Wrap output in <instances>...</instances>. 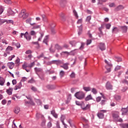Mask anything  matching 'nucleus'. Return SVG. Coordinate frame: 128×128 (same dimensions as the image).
I'll return each mask as SVG.
<instances>
[{"label": "nucleus", "mask_w": 128, "mask_h": 128, "mask_svg": "<svg viewBox=\"0 0 128 128\" xmlns=\"http://www.w3.org/2000/svg\"><path fill=\"white\" fill-rule=\"evenodd\" d=\"M85 94L82 92H78L74 94V96L78 100H84V98Z\"/></svg>", "instance_id": "1"}, {"label": "nucleus", "mask_w": 128, "mask_h": 128, "mask_svg": "<svg viewBox=\"0 0 128 128\" xmlns=\"http://www.w3.org/2000/svg\"><path fill=\"white\" fill-rule=\"evenodd\" d=\"M19 18H22L23 20H26L28 18V14L26 13V10H23L18 14Z\"/></svg>", "instance_id": "2"}, {"label": "nucleus", "mask_w": 128, "mask_h": 128, "mask_svg": "<svg viewBox=\"0 0 128 128\" xmlns=\"http://www.w3.org/2000/svg\"><path fill=\"white\" fill-rule=\"evenodd\" d=\"M104 62H106V65L105 66V68L107 70V72H105L106 74V72H110V70L112 68V64L110 62H108L106 60H105Z\"/></svg>", "instance_id": "3"}, {"label": "nucleus", "mask_w": 128, "mask_h": 128, "mask_svg": "<svg viewBox=\"0 0 128 128\" xmlns=\"http://www.w3.org/2000/svg\"><path fill=\"white\" fill-rule=\"evenodd\" d=\"M62 64V62L60 60H54L48 62L47 64L48 66H50V64Z\"/></svg>", "instance_id": "4"}, {"label": "nucleus", "mask_w": 128, "mask_h": 128, "mask_svg": "<svg viewBox=\"0 0 128 128\" xmlns=\"http://www.w3.org/2000/svg\"><path fill=\"white\" fill-rule=\"evenodd\" d=\"M112 116L114 120H118L120 118V112L117 111L112 112Z\"/></svg>", "instance_id": "5"}, {"label": "nucleus", "mask_w": 128, "mask_h": 128, "mask_svg": "<svg viewBox=\"0 0 128 128\" xmlns=\"http://www.w3.org/2000/svg\"><path fill=\"white\" fill-rule=\"evenodd\" d=\"M26 98H28V100L26 101L25 100V104H32V96L30 95L26 96Z\"/></svg>", "instance_id": "6"}, {"label": "nucleus", "mask_w": 128, "mask_h": 128, "mask_svg": "<svg viewBox=\"0 0 128 128\" xmlns=\"http://www.w3.org/2000/svg\"><path fill=\"white\" fill-rule=\"evenodd\" d=\"M28 68H32V63H31L30 65L28 66V63L25 62L22 64V68H24V70H26V72H30V70H28L26 69Z\"/></svg>", "instance_id": "7"}, {"label": "nucleus", "mask_w": 128, "mask_h": 128, "mask_svg": "<svg viewBox=\"0 0 128 128\" xmlns=\"http://www.w3.org/2000/svg\"><path fill=\"white\" fill-rule=\"evenodd\" d=\"M106 88L108 90H112V85L110 84V82L108 81L106 84Z\"/></svg>", "instance_id": "8"}, {"label": "nucleus", "mask_w": 128, "mask_h": 128, "mask_svg": "<svg viewBox=\"0 0 128 128\" xmlns=\"http://www.w3.org/2000/svg\"><path fill=\"white\" fill-rule=\"evenodd\" d=\"M120 28L123 34H126L128 32V26H120Z\"/></svg>", "instance_id": "9"}, {"label": "nucleus", "mask_w": 128, "mask_h": 128, "mask_svg": "<svg viewBox=\"0 0 128 128\" xmlns=\"http://www.w3.org/2000/svg\"><path fill=\"white\" fill-rule=\"evenodd\" d=\"M82 19H80L77 22V24H79L78 26V28H80V30H82Z\"/></svg>", "instance_id": "10"}, {"label": "nucleus", "mask_w": 128, "mask_h": 128, "mask_svg": "<svg viewBox=\"0 0 128 128\" xmlns=\"http://www.w3.org/2000/svg\"><path fill=\"white\" fill-rule=\"evenodd\" d=\"M98 46L100 50H106V46L104 43H100Z\"/></svg>", "instance_id": "11"}, {"label": "nucleus", "mask_w": 128, "mask_h": 128, "mask_svg": "<svg viewBox=\"0 0 128 128\" xmlns=\"http://www.w3.org/2000/svg\"><path fill=\"white\" fill-rule=\"evenodd\" d=\"M121 111L122 112V116L126 114L128 112V106L126 108H122Z\"/></svg>", "instance_id": "12"}, {"label": "nucleus", "mask_w": 128, "mask_h": 128, "mask_svg": "<svg viewBox=\"0 0 128 128\" xmlns=\"http://www.w3.org/2000/svg\"><path fill=\"white\" fill-rule=\"evenodd\" d=\"M6 92L8 96H12V88H9L8 89H7Z\"/></svg>", "instance_id": "13"}, {"label": "nucleus", "mask_w": 128, "mask_h": 128, "mask_svg": "<svg viewBox=\"0 0 128 128\" xmlns=\"http://www.w3.org/2000/svg\"><path fill=\"white\" fill-rule=\"evenodd\" d=\"M38 28H40V26L38 25V24L36 23L32 24V29L33 30H38Z\"/></svg>", "instance_id": "14"}, {"label": "nucleus", "mask_w": 128, "mask_h": 128, "mask_svg": "<svg viewBox=\"0 0 128 128\" xmlns=\"http://www.w3.org/2000/svg\"><path fill=\"white\" fill-rule=\"evenodd\" d=\"M124 6L120 5L115 8V10H116V12H118V10H124Z\"/></svg>", "instance_id": "15"}, {"label": "nucleus", "mask_w": 128, "mask_h": 128, "mask_svg": "<svg viewBox=\"0 0 128 128\" xmlns=\"http://www.w3.org/2000/svg\"><path fill=\"white\" fill-rule=\"evenodd\" d=\"M8 66L10 70H12V68H14V63L12 62H8Z\"/></svg>", "instance_id": "16"}, {"label": "nucleus", "mask_w": 128, "mask_h": 128, "mask_svg": "<svg viewBox=\"0 0 128 128\" xmlns=\"http://www.w3.org/2000/svg\"><path fill=\"white\" fill-rule=\"evenodd\" d=\"M36 118H38V120H39V118H42V119L44 118V115L40 113H37L36 114Z\"/></svg>", "instance_id": "17"}, {"label": "nucleus", "mask_w": 128, "mask_h": 128, "mask_svg": "<svg viewBox=\"0 0 128 128\" xmlns=\"http://www.w3.org/2000/svg\"><path fill=\"white\" fill-rule=\"evenodd\" d=\"M68 64H70L68 63L64 64L63 66H60V68H62L64 70H68Z\"/></svg>", "instance_id": "18"}, {"label": "nucleus", "mask_w": 128, "mask_h": 128, "mask_svg": "<svg viewBox=\"0 0 128 128\" xmlns=\"http://www.w3.org/2000/svg\"><path fill=\"white\" fill-rule=\"evenodd\" d=\"M32 54H29L28 56L25 57L26 60H32Z\"/></svg>", "instance_id": "19"}, {"label": "nucleus", "mask_w": 128, "mask_h": 128, "mask_svg": "<svg viewBox=\"0 0 128 128\" xmlns=\"http://www.w3.org/2000/svg\"><path fill=\"white\" fill-rule=\"evenodd\" d=\"M8 16H12V14H14V11H12V8H8Z\"/></svg>", "instance_id": "20"}, {"label": "nucleus", "mask_w": 128, "mask_h": 128, "mask_svg": "<svg viewBox=\"0 0 128 128\" xmlns=\"http://www.w3.org/2000/svg\"><path fill=\"white\" fill-rule=\"evenodd\" d=\"M51 114H52L55 118H58V114L56 112V110H52L51 111Z\"/></svg>", "instance_id": "21"}, {"label": "nucleus", "mask_w": 128, "mask_h": 128, "mask_svg": "<svg viewBox=\"0 0 128 128\" xmlns=\"http://www.w3.org/2000/svg\"><path fill=\"white\" fill-rule=\"evenodd\" d=\"M90 108V104H87L85 107H84L82 106V108L83 110H88Z\"/></svg>", "instance_id": "22"}, {"label": "nucleus", "mask_w": 128, "mask_h": 128, "mask_svg": "<svg viewBox=\"0 0 128 128\" xmlns=\"http://www.w3.org/2000/svg\"><path fill=\"white\" fill-rule=\"evenodd\" d=\"M120 30L118 28L114 27L112 30V34H116V32H118Z\"/></svg>", "instance_id": "23"}, {"label": "nucleus", "mask_w": 128, "mask_h": 128, "mask_svg": "<svg viewBox=\"0 0 128 128\" xmlns=\"http://www.w3.org/2000/svg\"><path fill=\"white\" fill-rule=\"evenodd\" d=\"M46 88L48 90H54V88H56V86L54 85H48Z\"/></svg>", "instance_id": "24"}, {"label": "nucleus", "mask_w": 128, "mask_h": 128, "mask_svg": "<svg viewBox=\"0 0 128 128\" xmlns=\"http://www.w3.org/2000/svg\"><path fill=\"white\" fill-rule=\"evenodd\" d=\"M20 112V108L18 107H16L14 108V112L15 114H18V112Z\"/></svg>", "instance_id": "25"}, {"label": "nucleus", "mask_w": 128, "mask_h": 128, "mask_svg": "<svg viewBox=\"0 0 128 128\" xmlns=\"http://www.w3.org/2000/svg\"><path fill=\"white\" fill-rule=\"evenodd\" d=\"M21 88H22V82H20L18 86H15V87L14 88V90H18Z\"/></svg>", "instance_id": "26"}, {"label": "nucleus", "mask_w": 128, "mask_h": 128, "mask_svg": "<svg viewBox=\"0 0 128 128\" xmlns=\"http://www.w3.org/2000/svg\"><path fill=\"white\" fill-rule=\"evenodd\" d=\"M33 44L36 48H40V44H38V42H33Z\"/></svg>", "instance_id": "27"}, {"label": "nucleus", "mask_w": 128, "mask_h": 128, "mask_svg": "<svg viewBox=\"0 0 128 128\" xmlns=\"http://www.w3.org/2000/svg\"><path fill=\"white\" fill-rule=\"evenodd\" d=\"M115 60H116V62H120L122 60V58H120V56H116Z\"/></svg>", "instance_id": "28"}, {"label": "nucleus", "mask_w": 128, "mask_h": 128, "mask_svg": "<svg viewBox=\"0 0 128 128\" xmlns=\"http://www.w3.org/2000/svg\"><path fill=\"white\" fill-rule=\"evenodd\" d=\"M98 116L99 118H104V114L102 112H98Z\"/></svg>", "instance_id": "29"}, {"label": "nucleus", "mask_w": 128, "mask_h": 128, "mask_svg": "<svg viewBox=\"0 0 128 128\" xmlns=\"http://www.w3.org/2000/svg\"><path fill=\"white\" fill-rule=\"evenodd\" d=\"M56 50L54 47L52 46H51L50 48V52H56Z\"/></svg>", "instance_id": "30"}, {"label": "nucleus", "mask_w": 128, "mask_h": 128, "mask_svg": "<svg viewBox=\"0 0 128 128\" xmlns=\"http://www.w3.org/2000/svg\"><path fill=\"white\" fill-rule=\"evenodd\" d=\"M92 100V96L91 94L88 95L85 98V100H86V102H88V100Z\"/></svg>", "instance_id": "31"}, {"label": "nucleus", "mask_w": 128, "mask_h": 128, "mask_svg": "<svg viewBox=\"0 0 128 128\" xmlns=\"http://www.w3.org/2000/svg\"><path fill=\"white\" fill-rule=\"evenodd\" d=\"M26 36H28V32H26L25 34L21 33L20 35V38H22V36H24V38H26Z\"/></svg>", "instance_id": "32"}, {"label": "nucleus", "mask_w": 128, "mask_h": 128, "mask_svg": "<svg viewBox=\"0 0 128 128\" xmlns=\"http://www.w3.org/2000/svg\"><path fill=\"white\" fill-rule=\"evenodd\" d=\"M60 17L62 22H64L66 20V18H64V14L62 13L60 15Z\"/></svg>", "instance_id": "33"}, {"label": "nucleus", "mask_w": 128, "mask_h": 128, "mask_svg": "<svg viewBox=\"0 0 128 128\" xmlns=\"http://www.w3.org/2000/svg\"><path fill=\"white\" fill-rule=\"evenodd\" d=\"M98 4H102V2H106L108 0H98Z\"/></svg>", "instance_id": "34"}, {"label": "nucleus", "mask_w": 128, "mask_h": 128, "mask_svg": "<svg viewBox=\"0 0 128 128\" xmlns=\"http://www.w3.org/2000/svg\"><path fill=\"white\" fill-rule=\"evenodd\" d=\"M34 70L35 72H42V69L40 68H34Z\"/></svg>", "instance_id": "35"}, {"label": "nucleus", "mask_w": 128, "mask_h": 128, "mask_svg": "<svg viewBox=\"0 0 128 128\" xmlns=\"http://www.w3.org/2000/svg\"><path fill=\"white\" fill-rule=\"evenodd\" d=\"M65 72H64V70H61L60 72V78H62L63 76H64V74H65Z\"/></svg>", "instance_id": "36"}, {"label": "nucleus", "mask_w": 128, "mask_h": 128, "mask_svg": "<svg viewBox=\"0 0 128 128\" xmlns=\"http://www.w3.org/2000/svg\"><path fill=\"white\" fill-rule=\"evenodd\" d=\"M83 89L85 92H90V90H91L92 88L90 87H84Z\"/></svg>", "instance_id": "37"}, {"label": "nucleus", "mask_w": 128, "mask_h": 128, "mask_svg": "<svg viewBox=\"0 0 128 128\" xmlns=\"http://www.w3.org/2000/svg\"><path fill=\"white\" fill-rule=\"evenodd\" d=\"M120 126L122 128H128V124H121Z\"/></svg>", "instance_id": "38"}, {"label": "nucleus", "mask_w": 128, "mask_h": 128, "mask_svg": "<svg viewBox=\"0 0 128 128\" xmlns=\"http://www.w3.org/2000/svg\"><path fill=\"white\" fill-rule=\"evenodd\" d=\"M5 22H6V24H14V20H5Z\"/></svg>", "instance_id": "39"}, {"label": "nucleus", "mask_w": 128, "mask_h": 128, "mask_svg": "<svg viewBox=\"0 0 128 128\" xmlns=\"http://www.w3.org/2000/svg\"><path fill=\"white\" fill-rule=\"evenodd\" d=\"M92 92L94 94H98V90H96V89L92 88Z\"/></svg>", "instance_id": "40"}, {"label": "nucleus", "mask_w": 128, "mask_h": 128, "mask_svg": "<svg viewBox=\"0 0 128 128\" xmlns=\"http://www.w3.org/2000/svg\"><path fill=\"white\" fill-rule=\"evenodd\" d=\"M55 48L58 50H62V48L58 44L55 45Z\"/></svg>", "instance_id": "41"}, {"label": "nucleus", "mask_w": 128, "mask_h": 128, "mask_svg": "<svg viewBox=\"0 0 128 128\" xmlns=\"http://www.w3.org/2000/svg\"><path fill=\"white\" fill-rule=\"evenodd\" d=\"M10 50H12V47L8 46L6 49V52H8Z\"/></svg>", "instance_id": "42"}, {"label": "nucleus", "mask_w": 128, "mask_h": 128, "mask_svg": "<svg viewBox=\"0 0 128 128\" xmlns=\"http://www.w3.org/2000/svg\"><path fill=\"white\" fill-rule=\"evenodd\" d=\"M26 24H30L31 26H32V24H30L32 22V18H28L26 20Z\"/></svg>", "instance_id": "43"}, {"label": "nucleus", "mask_w": 128, "mask_h": 128, "mask_svg": "<svg viewBox=\"0 0 128 128\" xmlns=\"http://www.w3.org/2000/svg\"><path fill=\"white\" fill-rule=\"evenodd\" d=\"M70 44H72V46H75L76 44V41H70Z\"/></svg>", "instance_id": "44"}, {"label": "nucleus", "mask_w": 128, "mask_h": 128, "mask_svg": "<svg viewBox=\"0 0 128 128\" xmlns=\"http://www.w3.org/2000/svg\"><path fill=\"white\" fill-rule=\"evenodd\" d=\"M42 126H44L46 125V119H44V118L43 119H42Z\"/></svg>", "instance_id": "45"}, {"label": "nucleus", "mask_w": 128, "mask_h": 128, "mask_svg": "<svg viewBox=\"0 0 128 128\" xmlns=\"http://www.w3.org/2000/svg\"><path fill=\"white\" fill-rule=\"evenodd\" d=\"M48 36H46V37H45V38H44V41H43V42L44 43V44H48Z\"/></svg>", "instance_id": "46"}, {"label": "nucleus", "mask_w": 128, "mask_h": 128, "mask_svg": "<svg viewBox=\"0 0 128 128\" xmlns=\"http://www.w3.org/2000/svg\"><path fill=\"white\" fill-rule=\"evenodd\" d=\"M110 26H112V25L110 24H106V28L107 30H110Z\"/></svg>", "instance_id": "47"}, {"label": "nucleus", "mask_w": 128, "mask_h": 128, "mask_svg": "<svg viewBox=\"0 0 128 128\" xmlns=\"http://www.w3.org/2000/svg\"><path fill=\"white\" fill-rule=\"evenodd\" d=\"M4 2L8 4H12V1L10 0H4Z\"/></svg>", "instance_id": "48"}, {"label": "nucleus", "mask_w": 128, "mask_h": 128, "mask_svg": "<svg viewBox=\"0 0 128 128\" xmlns=\"http://www.w3.org/2000/svg\"><path fill=\"white\" fill-rule=\"evenodd\" d=\"M36 32L34 30H32L33 38H36Z\"/></svg>", "instance_id": "49"}, {"label": "nucleus", "mask_w": 128, "mask_h": 128, "mask_svg": "<svg viewBox=\"0 0 128 128\" xmlns=\"http://www.w3.org/2000/svg\"><path fill=\"white\" fill-rule=\"evenodd\" d=\"M114 98L116 100H120V96L116 95Z\"/></svg>", "instance_id": "50"}, {"label": "nucleus", "mask_w": 128, "mask_h": 128, "mask_svg": "<svg viewBox=\"0 0 128 128\" xmlns=\"http://www.w3.org/2000/svg\"><path fill=\"white\" fill-rule=\"evenodd\" d=\"M25 38L27 40H32V36H30L26 35V37H25Z\"/></svg>", "instance_id": "51"}, {"label": "nucleus", "mask_w": 128, "mask_h": 128, "mask_svg": "<svg viewBox=\"0 0 128 128\" xmlns=\"http://www.w3.org/2000/svg\"><path fill=\"white\" fill-rule=\"evenodd\" d=\"M73 12H74L76 18H78V12H76V10H74Z\"/></svg>", "instance_id": "52"}, {"label": "nucleus", "mask_w": 128, "mask_h": 128, "mask_svg": "<svg viewBox=\"0 0 128 128\" xmlns=\"http://www.w3.org/2000/svg\"><path fill=\"white\" fill-rule=\"evenodd\" d=\"M32 50H28L26 52V54H32Z\"/></svg>", "instance_id": "53"}, {"label": "nucleus", "mask_w": 128, "mask_h": 128, "mask_svg": "<svg viewBox=\"0 0 128 128\" xmlns=\"http://www.w3.org/2000/svg\"><path fill=\"white\" fill-rule=\"evenodd\" d=\"M70 77L72 78H76V74L74 72H72V74L70 75Z\"/></svg>", "instance_id": "54"}, {"label": "nucleus", "mask_w": 128, "mask_h": 128, "mask_svg": "<svg viewBox=\"0 0 128 128\" xmlns=\"http://www.w3.org/2000/svg\"><path fill=\"white\" fill-rule=\"evenodd\" d=\"M6 22V20H0V26Z\"/></svg>", "instance_id": "55"}, {"label": "nucleus", "mask_w": 128, "mask_h": 128, "mask_svg": "<svg viewBox=\"0 0 128 128\" xmlns=\"http://www.w3.org/2000/svg\"><path fill=\"white\" fill-rule=\"evenodd\" d=\"M84 43H82L81 46L80 48V50H84Z\"/></svg>", "instance_id": "56"}, {"label": "nucleus", "mask_w": 128, "mask_h": 128, "mask_svg": "<svg viewBox=\"0 0 128 128\" xmlns=\"http://www.w3.org/2000/svg\"><path fill=\"white\" fill-rule=\"evenodd\" d=\"M47 126L48 128H52V122H48Z\"/></svg>", "instance_id": "57"}, {"label": "nucleus", "mask_w": 128, "mask_h": 128, "mask_svg": "<svg viewBox=\"0 0 128 128\" xmlns=\"http://www.w3.org/2000/svg\"><path fill=\"white\" fill-rule=\"evenodd\" d=\"M16 46V48H20V44L18 42L16 43L15 44Z\"/></svg>", "instance_id": "58"}, {"label": "nucleus", "mask_w": 128, "mask_h": 128, "mask_svg": "<svg viewBox=\"0 0 128 128\" xmlns=\"http://www.w3.org/2000/svg\"><path fill=\"white\" fill-rule=\"evenodd\" d=\"M92 20V16H88L86 19V22H90Z\"/></svg>", "instance_id": "59"}, {"label": "nucleus", "mask_w": 128, "mask_h": 128, "mask_svg": "<svg viewBox=\"0 0 128 128\" xmlns=\"http://www.w3.org/2000/svg\"><path fill=\"white\" fill-rule=\"evenodd\" d=\"M92 44V40H87V43H86L87 46H88V44Z\"/></svg>", "instance_id": "60"}, {"label": "nucleus", "mask_w": 128, "mask_h": 128, "mask_svg": "<svg viewBox=\"0 0 128 128\" xmlns=\"http://www.w3.org/2000/svg\"><path fill=\"white\" fill-rule=\"evenodd\" d=\"M2 44H8V42H6V40L4 39L2 40Z\"/></svg>", "instance_id": "61"}, {"label": "nucleus", "mask_w": 128, "mask_h": 128, "mask_svg": "<svg viewBox=\"0 0 128 128\" xmlns=\"http://www.w3.org/2000/svg\"><path fill=\"white\" fill-rule=\"evenodd\" d=\"M6 104V100H3L2 101V104H3V105H4Z\"/></svg>", "instance_id": "62"}, {"label": "nucleus", "mask_w": 128, "mask_h": 128, "mask_svg": "<svg viewBox=\"0 0 128 128\" xmlns=\"http://www.w3.org/2000/svg\"><path fill=\"white\" fill-rule=\"evenodd\" d=\"M120 68V66H117L115 68V70L116 72L117 70H118Z\"/></svg>", "instance_id": "63"}, {"label": "nucleus", "mask_w": 128, "mask_h": 128, "mask_svg": "<svg viewBox=\"0 0 128 128\" xmlns=\"http://www.w3.org/2000/svg\"><path fill=\"white\" fill-rule=\"evenodd\" d=\"M2 12H4V8L0 6V14H2Z\"/></svg>", "instance_id": "64"}]
</instances>
